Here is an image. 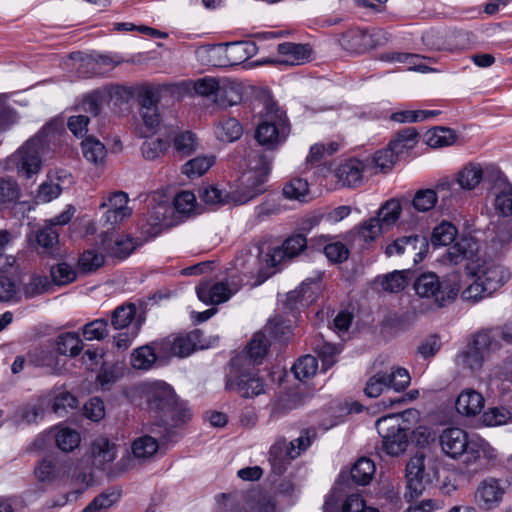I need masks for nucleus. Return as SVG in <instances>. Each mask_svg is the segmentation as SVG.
<instances>
[{
    "label": "nucleus",
    "mask_w": 512,
    "mask_h": 512,
    "mask_svg": "<svg viewBox=\"0 0 512 512\" xmlns=\"http://www.w3.org/2000/svg\"><path fill=\"white\" fill-rule=\"evenodd\" d=\"M442 451L452 459L462 457L460 473L467 479L486 470L497 457L495 449L485 440H469L460 428H447L439 437Z\"/></svg>",
    "instance_id": "f257e3e1"
},
{
    "label": "nucleus",
    "mask_w": 512,
    "mask_h": 512,
    "mask_svg": "<svg viewBox=\"0 0 512 512\" xmlns=\"http://www.w3.org/2000/svg\"><path fill=\"white\" fill-rule=\"evenodd\" d=\"M247 170L239 179V185L231 198L235 204H245L266 191L265 184L271 171L272 157L260 149H250L246 155Z\"/></svg>",
    "instance_id": "f03ea898"
},
{
    "label": "nucleus",
    "mask_w": 512,
    "mask_h": 512,
    "mask_svg": "<svg viewBox=\"0 0 512 512\" xmlns=\"http://www.w3.org/2000/svg\"><path fill=\"white\" fill-rule=\"evenodd\" d=\"M290 133L287 117L276 103L268 102L265 106L263 120L258 124L255 138L259 145L269 150L276 149Z\"/></svg>",
    "instance_id": "7ed1b4c3"
},
{
    "label": "nucleus",
    "mask_w": 512,
    "mask_h": 512,
    "mask_svg": "<svg viewBox=\"0 0 512 512\" xmlns=\"http://www.w3.org/2000/svg\"><path fill=\"white\" fill-rule=\"evenodd\" d=\"M479 259L478 241L472 236L463 235L441 255L439 263L454 270L464 268L470 275L475 271Z\"/></svg>",
    "instance_id": "20e7f679"
},
{
    "label": "nucleus",
    "mask_w": 512,
    "mask_h": 512,
    "mask_svg": "<svg viewBox=\"0 0 512 512\" xmlns=\"http://www.w3.org/2000/svg\"><path fill=\"white\" fill-rule=\"evenodd\" d=\"M376 428L382 438V448L390 456L406 451L409 444V429L401 425L400 414H391L376 421Z\"/></svg>",
    "instance_id": "39448f33"
},
{
    "label": "nucleus",
    "mask_w": 512,
    "mask_h": 512,
    "mask_svg": "<svg viewBox=\"0 0 512 512\" xmlns=\"http://www.w3.org/2000/svg\"><path fill=\"white\" fill-rule=\"evenodd\" d=\"M44 147L43 137L37 135L25 142L6 161V170H16L26 178L37 174L41 168V151Z\"/></svg>",
    "instance_id": "423d86ee"
},
{
    "label": "nucleus",
    "mask_w": 512,
    "mask_h": 512,
    "mask_svg": "<svg viewBox=\"0 0 512 512\" xmlns=\"http://www.w3.org/2000/svg\"><path fill=\"white\" fill-rule=\"evenodd\" d=\"M437 468L432 460L426 461L424 454H416L406 465L407 490L405 498L412 500L425 490L426 486L437 479Z\"/></svg>",
    "instance_id": "0eeeda50"
},
{
    "label": "nucleus",
    "mask_w": 512,
    "mask_h": 512,
    "mask_svg": "<svg viewBox=\"0 0 512 512\" xmlns=\"http://www.w3.org/2000/svg\"><path fill=\"white\" fill-rule=\"evenodd\" d=\"M315 433L309 430L287 443L284 439L277 440L270 448L269 461L277 474H282L291 460L297 458L312 443Z\"/></svg>",
    "instance_id": "6e6552de"
},
{
    "label": "nucleus",
    "mask_w": 512,
    "mask_h": 512,
    "mask_svg": "<svg viewBox=\"0 0 512 512\" xmlns=\"http://www.w3.org/2000/svg\"><path fill=\"white\" fill-rule=\"evenodd\" d=\"M150 406L168 414L175 423H185L190 419L191 413L183 401H180L173 389L167 384H160L154 391Z\"/></svg>",
    "instance_id": "1a4fd4ad"
},
{
    "label": "nucleus",
    "mask_w": 512,
    "mask_h": 512,
    "mask_svg": "<svg viewBox=\"0 0 512 512\" xmlns=\"http://www.w3.org/2000/svg\"><path fill=\"white\" fill-rule=\"evenodd\" d=\"M505 494L506 487L502 480L486 477L476 486L473 501L479 510L489 512L501 505Z\"/></svg>",
    "instance_id": "9d476101"
},
{
    "label": "nucleus",
    "mask_w": 512,
    "mask_h": 512,
    "mask_svg": "<svg viewBox=\"0 0 512 512\" xmlns=\"http://www.w3.org/2000/svg\"><path fill=\"white\" fill-rule=\"evenodd\" d=\"M414 289L420 297H434L439 306L454 300L460 290L458 283H453L448 292L441 288V283L435 273L429 272L420 275L414 282Z\"/></svg>",
    "instance_id": "9b49d317"
},
{
    "label": "nucleus",
    "mask_w": 512,
    "mask_h": 512,
    "mask_svg": "<svg viewBox=\"0 0 512 512\" xmlns=\"http://www.w3.org/2000/svg\"><path fill=\"white\" fill-rule=\"evenodd\" d=\"M201 332L191 331L187 334L170 335L157 343L159 352L165 356L184 358L192 354L200 345Z\"/></svg>",
    "instance_id": "f8f14e48"
},
{
    "label": "nucleus",
    "mask_w": 512,
    "mask_h": 512,
    "mask_svg": "<svg viewBox=\"0 0 512 512\" xmlns=\"http://www.w3.org/2000/svg\"><path fill=\"white\" fill-rule=\"evenodd\" d=\"M158 93L152 88L146 89L142 94L140 115L148 133H155L160 128H172L173 123L159 113Z\"/></svg>",
    "instance_id": "ddd939ff"
},
{
    "label": "nucleus",
    "mask_w": 512,
    "mask_h": 512,
    "mask_svg": "<svg viewBox=\"0 0 512 512\" xmlns=\"http://www.w3.org/2000/svg\"><path fill=\"white\" fill-rule=\"evenodd\" d=\"M474 270L470 273V276L479 279L492 293L503 286L511 277L506 267L494 260L482 259L481 257Z\"/></svg>",
    "instance_id": "4468645a"
},
{
    "label": "nucleus",
    "mask_w": 512,
    "mask_h": 512,
    "mask_svg": "<svg viewBox=\"0 0 512 512\" xmlns=\"http://www.w3.org/2000/svg\"><path fill=\"white\" fill-rule=\"evenodd\" d=\"M226 389L237 392L244 398H251L264 393V381L250 371L231 370L226 380Z\"/></svg>",
    "instance_id": "2eb2a0df"
},
{
    "label": "nucleus",
    "mask_w": 512,
    "mask_h": 512,
    "mask_svg": "<svg viewBox=\"0 0 512 512\" xmlns=\"http://www.w3.org/2000/svg\"><path fill=\"white\" fill-rule=\"evenodd\" d=\"M307 246L306 238L297 234L284 241L282 246L273 247L264 256V262L269 269H275L286 259L299 255Z\"/></svg>",
    "instance_id": "dca6fc26"
},
{
    "label": "nucleus",
    "mask_w": 512,
    "mask_h": 512,
    "mask_svg": "<svg viewBox=\"0 0 512 512\" xmlns=\"http://www.w3.org/2000/svg\"><path fill=\"white\" fill-rule=\"evenodd\" d=\"M159 448L157 440L149 435L138 437L132 442L131 453L123 457L118 465L123 471L134 468L154 456Z\"/></svg>",
    "instance_id": "f3484780"
},
{
    "label": "nucleus",
    "mask_w": 512,
    "mask_h": 512,
    "mask_svg": "<svg viewBox=\"0 0 512 512\" xmlns=\"http://www.w3.org/2000/svg\"><path fill=\"white\" fill-rule=\"evenodd\" d=\"M128 195L122 191H116L108 196L101 204V208H108L103 219L106 224L112 226L123 222L132 215V208L128 206Z\"/></svg>",
    "instance_id": "a211bd4d"
},
{
    "label": "nucleus",
    "mask_w": 512,
    "mask_h": 512,
    "mask_svg": "<svg viewBox=\"0 0 512 512\" xmlns=\"http://www.w3.org/2000/svg\"><path fill=\"white\" fill-rule=\"evenodd\" d=\"M454 183L448 181L440 182L433 189H420L418 190L412 200V206L418 212H427L433 209L438 200V194H441L443 200L453 198Z\"/></svg>",
    "instance_id": "6ab92c4d"
},
{
    "label": "nucleus",
    "mask_w": 512,
    "mask_h": 512,
    "mask_svg": "<svg viewBox=\"0 0 512 512\" xmlns=\"http://www.w3.org/2000/svg\"><path fill=\"white\" fill-rule=\"evenodd\" d=\"M239 288L240 284L235 283H203L196 288V293L199 300L206 304H220L227 301Z\"/></svg>",
    "instance_id": "aec40b11"
},
{
    "label": "nucleus",
    "mask_w": 512,
    "mask_h": 512,
    "mask_svg": "<svg viewBox=\"0 0 512 512\" xmlns=\"http://www.w3.org/2000/svg\"><path fill=\"white\" fill-rule=\"evenodd\" d=\"M101 242L104 249L117 259H125L136 247L132 238L115 234V232H110L109 229L101 234Z\"/></svg>",
    "instance_id": "412c9836"
},
{
    "label": "nucleus",
    "mask_w": 512,
    "mask_h": 512,
    "mask_svg": "<svg viewBox=\"0 0 512 512\" xmlns=\"http://www.w3.org/2000/svg\"><path fill=\"white\" fill-rule=\"evenodd\" d=\"M118 453L117 444L105 436L96 437L91 443V457L93 464L104 469L112 463Z\"/></svg>",
    "instance_id": "4be33fe9"
},
{
    "label": "nucleus",
    "mask_w": 512,
    "mask_h": 512,
    "mask_svg": "<svg viewBox=\"0 0 512 512\" xmlns=\"http://www.w3.org/2000/svg\"><path fill=\"white\" fill-rule=\"evenodd\" d=\"M485 405L483 395L472 389L467 388L460 392L455 401L456 411L465 417H474L478 415Z\"/></svg>",
    "instance_id": "5701e85b"
},
{
    "label": "nucleus",
    "mask_w": 512,
    "mask_h": 512,
    "mask_svg": "<svg viewBox=\"0 0 512 512\" xmlns=\"http://www.w3.org/2000/svg\"><path fill=\"white\" fill-rule=\"evenodd\" d=\"M278 53L282 56L276 62L279 64L294 66L301 65L310 57L311 49L308 45L285 42L277 47Z\"/></svg>",
    "instance_id": "b1692460"
},
{
    "label": "nucleus",
    "mask_w": 512,
    "mask_h": 512,
    "mask_svg": "<svg viewBox=\"0 0 512 512\" xmlns=\"http://www.w3.org/2000/svg\"><path fill=\"white\" fill-rule=\"evenodd\" d=\"M340 41L345 49L354 53H362L376 45L373 36L359 28L350 29L345 32Z\"/></svg>",
    "instance_id": "393cba45"
},
{
    "label": "nucleus",
    "mask_w": 512,
    "mask_h": 512,
    "mask_svg": "<svg viewBox=\"0 0 512 512\" xmlns=\"http://www.w3.org/2000/svg\"><path fill=\"white\" fill-rule=\"evenodd\" d=\"M365 164L358 159H350L336 170V176L342 186L357 187L362 184Z\"/></svg>",
    "instance_id": "a878e982"
},
{
    "label": "nucleus",
    "mask_w": 512,
    "mask_h": 512,
    "mask_svg": "<svg viewBox=\"0 0 512 512\" xmlns=\"http://www.w3.org/2000/svg\"><path fill=\"white\" fill-rule=\"evenodd\" d=\"M195 57L202 65L213 67L228 66L227 48L224 44L200 46L195 50Z\"/></svg>",
    "instance_id": "bb28decb"
},
{
    "label": "nucleus",
    "mask_w": 512,
    "mask_h": 512,
    "mask_svg": "<svg viewBox=\"0 0 512 512\" xmlns=\"http://www.w3.org/2000/svg\"><path fill=\"white\" fill-rule=\"evenodd\" d=\"M419 141V133L413 127H407L397 132L390 140L388 146L399 156L411 151Z\"/></svg>",
    "instance_id": "cd10ccee"
},
{
    "label": "nucleus",
    "mask_w": 512,
    "mask_h": 512,
    "mask_svg": "<svg viewBox=\"0 0 512 512\" xmlns=\"http://www.w3.org/2000/svg\"><path fill=\"white\" fill-rule=\"evenodd\" d=\"M418 246H420V248H427L428 244L425 238L418 235L403 236L388 244L385 248V254L391 257L406 253H415Z\"/></svg>",
    "instance_id": "c85d7f7f"
},
{
    "label": "nucleus",
    "mask_w": 512,
    "mask_h": 512,
    "mask_svg": "<svg viewBox=\"0 0 512 512\" xmlns=\"http://www.w3.org/2000/svg\"><path fill=\"white\" fill-rule=\"evenodd\" d=\"M81 150L83 157L94 166H102L107 157V149L105 145L95 138L88 136L81 142Z\"/></svg>",
    "instance_id": "c756f323"
},
{
    "label": "nucleus",
    "mask_w": 512,
    "mask_h": 512,
    "mask_svg": "<svg viewBox=\"0 0 512 512\" xmlns=\"http://www.w3.org/2000/svg\"><path fill=\"white\" fill-rule=\"evenodd\" d=\"M458 236L457 227L449 222L442 221L433 228L431 244L437 246H451Z\"/></svg>",
    "instance_id": "7c9ffc66"
},
{
    "label": "nucleus",
    "mask_w": 512,
    "mask_h": 512,
    "mask_svg": "<svg viewBox=\"0 0 512 512\" xmlns=\"http://www.w3.org/2000/svg\"><path fill=\"white\" fill-rule=\"evenodd\" d=\"M483 170L480 165L470 163L464 166L456 176V183L464 190H473L481 182Z\"/></svg>",
    "instance_id": "2f4dec72"
},
{
    "label": "nucleus",
    "mask_w": 512,
    "mask_h": 512,
    "mask_svg": "<svg viewBox=\"0 0 512 512\" xmlns=\"http://www.w3.org/2000/svg\"><path fill=\"white\" fill-rule=\"evenodd\" d=\"M498 331L494 329H486L478 332L473 340V347L482 352L485 356L489 353L497 351L501 348L498 340Z\"/></svg>",
    "instance_id": "473e14b6"
},
{
    "label": "nucleus",
    "mask_w": 512,
    "mask_h": 512,
    "mask_svg": "<svg viewBox=\"0 0 512 512\" xmlns=\"http://www.w3.org/2000/svg\"><path fill=\"white\" fill-rule=\"evenodd\" d=\"M243 133L241 124L235 118L222 119L215 128V135L221 142H234Z\"/></svg>",
    "instance_id": "72a5a7b5"
},
{
    "label": "nucleus",
    "mask_w": 512,
    "mask_h": 512,
    "mask_svg": "<svg viewBox=\"0 0 512 512\" xmlns=\"http://www.w3.org/2000/svg\"><path fill=\"white\" fill-rule=\"evenodd\" d=\"M171 212V208L166 203H160L156 205L150 212L147 218V224L150 226L146 230L149 234H158L163 227H168L170 221L168 220V214Z\"/></svg>",
    "instance_id": "f704fd0d"
},
{
    "label": "nucleus",
    "mask_w": 512,
    "mask_h": 512,
    "mask_svg": "<svg viewBox=\"0 0 512 512\" xmlns=\"http://www.w3.org/2000/svg\"><path fill=\"white\" fill-rule=\"evenodd\" d=\"M56 349L61 355L75 357L83 349L82 341L77 333H62L56 339Z\"/></svg>",
    "instance_id": "c9c22d12"
},
{
    "label": "nucleus",
    "mask_w": 512,
    "mask_h": 512,
    "mask_svg": "<svg viewBox=\"0 0 512 512\" xmlns=\"http://www.w3.org/2000/svg\"><path fill=\"white\" fill-rule=\"evenodd\" d=\"M242 94L240 87L228 80H222L219 93H217L215 103L221 107H229L240 103Z\"/></svg>",
    "instance_id": "e433bc0d"
},
{
    "label": "nucleus",
    "mask_w": 512,
    "mask_h": 512,
    "mask_svg": "<svg viewBox=\"0 0 512 512\" xmlns=\"http://www.w3.org/2000/svg\"><path fill=\"white\" fill-rule=\"evenodd\" d=\"M120 62L121 61H116L108 55H99L97 57L87 56L81 60L78 69L83 76L88 77L90 74L101 73L102 67L104 66H115Z\"/></svg>",
    "instance_id": "4c0bfd02"
},
{
    "label": "nucleus",
    "mask_w": 512,
    "mask_h": 512,
    "mask_svg": "<svg viewBox=\"0 0 512 512\" xmlns=\"http://www.w3.org/2000/svg\"><path fill=\"white\" fill-rule=\"evenodd\" d=\"M425 140L431 148H442L452 145L456 141V134L450 128L435 127L426 133Z\"/></svg>",
    "instance_id": "58836bf2"
},
{
    "label": "nucleus",
    "mask_w": 512,
    "mask_h": 512,
    "mask_svg": "<svg viewBox=\"0 0 512 512\" xmlns=\"http://www.w3.org/2000/svg\"><path fill=\"white\" fill-rule=\"evenodd\" d=\"M402 211L401 204L396 199L386 201L378 210L377 217L384 228H390L400 218Z\"/></svg>",
    "instance_id": "ea45409f"
},
{
    "label": "nucleus",
    "mask_w": 512,
    "mask_h": 512,
    "mask_svg": "<svg viewBox=\"0 0 512 512\" xmlns=\"http://www.w3.org/2000/svg\"><path fill=\"white\" fill-rule=\"evenodd\" d=\"M375 473V465L368 458H360L351 468V478L358 485H367Z\"/></svg>",
    "instance_id": "a19ab883"
},
{
    "label": "nucleus",
    "mask_w": 512,
    "mask_h": 512,
    "mask_svg": "<svg viewBox=\"0 0 512 512\" xmlns=\"http://www.w3.org/2000/svg\"><path fill=\"white\" fill-rule=\"evenodd\" d=\"M409 271H393L391 273L386 274L381 279V287L384 291L390 293H397L402 291L409 283Z\"/></svg>",
    "instance_id": "79ce46f5"
},
{
    "label": "nucleus",
    "mask_w": 512,
    "mask_h": 512,
    "mask_svg": "<svg viewBox=\"0 0 512 512\" xmlns=\"http://www.w3.org/2000/svg\"><path fill=\"white\" fill-rule=\"evenodd\" d=\"M245 508L248 512H273L275 504L270 497L263 495L258 490H254L246 496Z\"/></svg>",
    "instance_id": "37998d69"
},
{
    "label": "nucleus",
    "mask_w": 512,
    "mask_h": 512,
    "mask_svg": "<svg viewBox=\"0 0 512 512\" xmlns=\"http://www.w3.org/2000/svg\"><path fill=\"white\" fill-rule=\"evenodd\" d=\"M214 161V156L195 157L187 161L182 166V172L189 178L200 177L209 170V168L214 164Z\"/></svg>",
    "instance_id": "c03bdc74"
},
{
    "label": "nucleus",
    "mask_w": 512,
    "mask_h": 512,
    "mask_svg": "<svg viewBox=\"0 0 512 512\" xmlns=\"http://www.w3.org/2000/svg\"><path fill=\"white\" fill-rule=\"evenodd\" d=\"M269 341L265 334L257 332L247 346V354L254 363H260L267 354Z\"/></svg>",
    "instance_id": "a18cd8bd"
},
{
    "label": "nucleus",
    "mask_w": 512,
    "mask_h": 512,
    "mask_svg": "<svg viewBox=\"0 0 512 512\" xmlns=\"http://www.w3.org/2000/svg\"><path fill=\"white\" fill-rule=\"evenodd\" d=\"M157 356L151 346H142L136 349L131 356V365L135 369L148 370L156 362Z\"/></svg>",
    "instance_id": "49530a36"
},
{
    "label": "nucleus",
    "mask_w": 512,
    "mask_h": 512,
    "mask_svg": "<svg viewBox=\"0 0 512 512\" xmlns=\"http://www.w3.org/2000/svg\"><path fill=\"white\" fill-rule=\"evenodd\" d=\"M56 445L64 452L74 450L80 443V435L76 430L62 427L55 434Z\"/></svg>",
    "instance_id": "de8ad7c7"
},
{
    "label": "nucleus",
    "mask_w": 512,
    "mask_h": 512,
    "mask_svg": "<svg viewBox=\"0 0 512 512\" xmlns=\"http://www.w3.org/2000/svg\"><path fill=\"white\" fill-rule=\"evenodd\" d=\"M318 369L317 359L312 355H305L298 359L292 370L299 380L308 379L316 374Z\"/></svg>",
    "instance_id": "09e8293b"
},
{
    "label": "nucleus",
    "mask_w": 512,
    "mask_h": 512,
    "mask_svg": "<svg viewBox=\"0 0 512 512\" xmlns=\"http://www.w3.org/2000/svg\"><path fill=\"white\" fill-rule=\"evenodd\" d=\"M512 420V413L504 407H493L482 415V422L485 426L493 427L509 423Z\"/></svg>",
    "instance_id": "8fccbe9b"
},
{
    "label": "nucleus",
    "mask_w": 512,
    "mask_h": 512,
    "mask_svg": "<svg viewBox=\"0 0 512 512\" xmlns=\"http://www.w3.org/2000/svg\"><path fill=\"white\" fill-rule=\"evenodd\" d=\"M308 182L302 178H293L282 189L283 196L288 200L301 201L308 194Z\"/></svg>",
    "instance_id": "3c124183"
},
{
    "label": "nucleus",
    "mask_w": 512,
    "mask_h": 512,
    "mask_svg": "<svg viewBox=\"0 0 512 512\" xmlns=\"http://www.w3.org/2000/svg\"><path fill=\"white\" fill-rule=\"evenodd\" d=\"M135 314L134 304L121 305L113 311L111 323L115 329H123L131 323Z\"/></svg>",
    "instance_id": "603ef678"
},
{
    "label": "nucleus",
    "mask_w": 512,
    "mask_h": 512,
    "mask_svg": "<svg viewBox=\"0 0 512 512\" xmlns=\"http://www.w3.org/2000/svg\"><path fill=\"white\" fill-rule=\"evenodd\" d=\"M388 374L387 372H378L371 376L365 386L364 392L368 397L375 398L380 396L384 391L388 390Z\"/></svg>",
    "instance_id": "864d4df0"
},
{
    "label": "nucleus",
    "mask_w": 512,
    "mask_h": 512,
    "mask_svg": "<svg viewBox=\"0 0 512 512\" xmlns=\"http://www.w3.org/2000/svg\"><path fill=\"white\" fill-rule=\"evenodd\" d=\"M20 197V188L12 178L0 177V205L16 202Z\"/></svg>",
    "instance_id": "5fc2aeb1"
},
{
    "label": "nucleus",
    "mask_w": 512,
    "mask_h": 512,
    "mask_svg": "<svg viewBox=\"0 0 512 512\" xmlns=\"http://www.w3.org/2000/svg\"><path fill=\"white\" fill-rule=\"evenodd\" d=\"M486 356L474 347L458 355V364L471 371H478L483 366Z\"/></svg>",
    "instance_id": "6e6d98bb"
},
{
    "label": "nucleus",
    "mask_w": 512,
    "mask_h": 512,
    "mask_svg": "<svg viewBox=\"0 0 512 512\" xmlns=\"http://www.w3.org/2000/svg\"><path fill=\"white\" fill-rule=\"evenodd\" d=\"M222 81L213 77H204L193 82V89L196 94L203 97H214L216 100Z\"/></svg>",
    "instance_id": "4d7b16f0"
},
{
    "label": "nucleus",
    "mask_w": 512,
    "mask_h": 512,
    "mask_svg": "<svg viewBox=\"0 0 512 512\" xmlns=\"http://www.w3.org/2000/svg\"><path fill=\"white\" fill-rule=\"evenodd\" d=\"M104 264V256L94 249H89L83 252L78 259L79 269L85 273H90Z\"/></svg>",
    "instance_id": "13d9d810"
},
{
    "label": "nucleus",
    "mask_w": 512,
    "mask_h": 512,
    "mask_svg": "<svg viewBox=\"0 0 512 512\" xmlns=\"http://www.w3.org/2000/svg\"><path fill=\"white\" fill-rule=\"evenodd\" d=\"M383 228L377 217H371L359 226L358 236L364 242H372L381 234Z\"/></svg>",
    "instance_id": "bf43d9fd"
},
{
    "label": "nucleus",
    "mask_w": 512,
    "mask_h": 512,
    "mask_svg": "<svg viewBox=\"0 0 512 512\" xmlns=\"http://www.w3.org/2000/svg\"><path fill=\"white\" fill-rule=\"evenodd\" d=\"M108 335V322L96 319L83 326V336L86 340H102Z\"/></svg>",
    "instance_id": "052dcab7"
},
{
    "label": "nucleus",
    "mask_w": 512,
    "mask_h": 512,
    "mask_svg": "<svg viewBox=\"0 0 512 512\" xmlns=\"http://www.w3.org/2000/svg\"><path fill=\"white\" fill-rule=\"evenodd\" d=\"M200 199L209 205H222L228 202L229 194L215 186H204L199 190Z\"/></svg>",
    "instance_id": "680f3d73"
},
{
    "label": "nucleus",
    "mask_w": 512,
    "mask_h": 512,
    "mask_svg": "<svg viewBox=\"0 0 512 512\" xmlns=\"http://www.w3.org/2000/svg\"><path fill=\"white\" fill-rule=\"evenodd\" d=\"M170 143L166 139L147 140L142 145V154L148 160H154L163 154L169 147Z\"/></svg>",
    "instance_id": "e2e57ef3"
},
{
    "label": "nucleus",
    "mask_w": 512,
    "mask_h": 512,
    "mask_svg": "<svg viewBox=\"0 0 512 512\" xmlns=\"http://www.w3.org/2000/svg\"><path fill=\"white\" fill-rule=\"evenodd\" d=\"M388 374V387L396 392L403 391L410 384V375L404 368H393Z\"/></svg>",
    "instance_id": "0e129e2a"
},
{
    "label": "nucleus",
    "mask_w": 512,
    "mask_h": 512,
    "mask_svg": "<svg viewBox=\"0 0 512 512\" xmlns=\"http://www.w3.org/2000/svg\"><path fill=\"white\" fill-rule=\"evenodd\" d=\"M315 351L322 361L323 368L327 370L335 364V357L340 352V347L331 343L323 342L315 348Z\"/></svg>",
    "instance_id": "69168bd1"
},
{
    "label": "nucleus",
    "mask_w": 512,
    "mask_h": 512,
    "mask_svg": "<svg viewBox=\"0 0 512 512\" xmlns=\"http://www.w3.org/2000/svg\"><path fill=\"white\" fill-rule=\"evenodd\" d=\"M496 209L504 216L512 215V187L505 184L495 198Z\"/></svg>",
    "instance_id": "338daca9"
},
{
    "label": "nucleus",
    "mask_w": 512,
    "mask_h": 512,
    "mask_svg": "<svg viewBox=\"0 0 512 512\" xmlns=\"http://www.w3.org/2000/svg\"><path fill=\"white\" fill-rule=\"evenodd\" d=\"M119 498L118 494H100L90 502L82 512H103L111 507Z\"/></svg>",
    "instance_id": "774afa93"
}]
</instances>
